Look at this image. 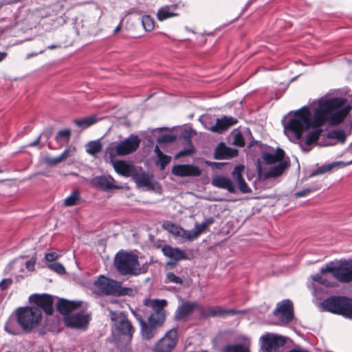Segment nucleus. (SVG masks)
Masks as SVG:
<instances>
[{
  "label": "nucleus",
  "instance_id": "f257e3e1",
  "mask_svg": "<svg viewBox=\"0 0 352 352\" xmlns=\"http://www.w3.org/2000/svg\"><path fill=\"white\" fill-rule=\"evenodd\" d=\"M345 100L341 98H333L319 103L314 115L305 106L296 111L294 117L287 123L286 129L292 132L297 140L310 128L321 127L327 122L336 126L340 124L351 110L350 105L344 106Z\"/></svg>",
  "mask_w": 352,
  "mask_h": 352
},
{
  "label": "nucleus",
  "instance_id": "f03ea898",
  "mask_svg": "<svg viewBox=\"0 0 352 352\" xmlns=\"http://www.w3.org/2000/svg\"><path fill=\"white\" fill-rule=\"evenodd\" d=\"M16 322L23 331L30 333L38 327L42 321V311L34 307H20L15 310Z\"/></svg>",
  "mask_w": 352,
  "mask_h": 352
},
{
  "label": "nucleus",
  "instance_id": "7ed1b4c3",
  "mask_svg": "<svg viewBox=\"0 0 352 352\" xmlns=\"http://www.w3.org/2000/svg\"><path fill=\"white\" fill-rule=\"evenodd\" d=\"M114 265L117 271L124 276H137L144 272L140 267L138 256L132 252H118L114 258Z\"/></svg>",
  "mask_w": 352,
  "mask_h": 352
},
{
  "label": "nucleus",
  "instance_id": "20e7f679",
  "mask_svg": "<svg viewBox=\"0 0 352 352\" xmlns=\"http://www.w3.org/2000/svg\"><path fill=\"white\" fill-rule=\"evenodd\" d=\"M111 320L113 323V327L117 333L124 336L126 340V344L122 347L118 344V347L121 351L126 349L127 346L131 343L133 334L135 332V328L129 320L128 315L124 311H111L109 313Z\"/></svg>",
  "mask_w": 352,
  "mask_h": 352
},
{
  "label": "nucleus",
  "instance_id": "39448f33",
  "mask_svg": "<svg viewBox=\"0 0 352 352\" xmlns=\"http://www.w3.org/2000/svg\"><path fill=\"white\" fill-rule=\"evenodd\" d=\"M321 306L325 311L352 318V298L342 296H331L324 299Z\"/></svg>",
  "mask_w": 352,
  "mask_h": 352
},
{
  "label": "nucleus",
  "instance_id": "423d86ee",
  "mask_svg": "<svg viewBox=\"0 0 352 352\" xmlns=\"http://www.w3.org/2000/svg\"><path fill=\"white\" fill-rule=\"evenodd\" d=\"M95 285L102 294L107 296H131L133 292L132 288L122 287L120 282L104 276H100L96 281Z\"/></svg>",
  "mask_w": 352,
  "mask_h": 352
},
{
  "label": "nucleus",
  "instance_id": "0eeeda50",
  "mask_svg": "<svg viewBox=\"0 0 352 352\" xmlns=\"http://www.w3.org/2000/svg\"><path fill=\"white\" fill-rule=\"evenodd\" d=\"M322 274L330 272L333 276L340 283H350L352 281V260L340 261L338 265L333 266L329 263L320 270Z\"/></svg>",
  "mask_w": 352,
  "mask_h": 352
},
{
  "label": "nucleus",
  "instance_id": "6e6552de",
  "mask_svg": "<svg viewBox=\"0 0 352 352\" xmlns=\"http://www.w3.org/2000/svg\"><path fill=\"white\" fill-rule=\"evenodd\" d=\"M141 140L137 135H131L125 140L120 142L116 145H110L106 152L109 154L111 158L118 156H124L134 153L140 146Z\"/></svg>",
  "mask_w": 352,
  "mask_h": 352
},
{
  "label": "nucleus",
  "instance_id": "1a4fd4ad",
  "mask_svg": "<svg viewBox=\"0 0 352 352\" xmlns=\"http://www.w3.org/2000/svg\"><path fill=\"white\" fill-rule=\"evenodd\" d=\"M178 342L177 328H173L160 339L153 346V352H171Z\"/></svg>",
  "mask_w": 352,
  "mask_h": 352
},
{
  "label": "nucleus",
  "instance_id": "9d476101",
  "mask_svg": "<svg viewBox=\"0 0 352 352\" xmlns=\"http://www.w3.org/2000/svg\"><path fill=\"white\" fill-rule=\"evenodd\" d=\"M260 340L262 351H272L283 346L286 343L287 339L283 336L267 333L261 337Z\"/></svg>",
  "mask_w": 352,
  "mask_h": 352
},
{
  "label": "nucleus",
  "instance_id": "9b49d317",
  "mask_svg": "<svg viewBox=\"0 0 352 352\" xmlns=\"http://www.w3.org/2000/svg\"><path fill=\"white\" fill-rule=\"evenodd\" d=\"M30 301L36 305L35 307L41 309L48 316L54 313V297L48 294H34L30 296Z\"/></svg>",
  "mask_w": 352,
  "mask_h": 352
},
{
  "label": "nucleus",
  "instance_id": "f8f14e48",
  "mask_svg": "<svg viewBox=\"0 0 352 352\" xmlns=\"http://www.w3.org/2000/svg\"><path fill=\"white\" fill-rule=\"evenodd\" d=\"M166 305L167 302L166 300H153L152 305L154 311L148 318V322L152 323L157 328L162 327L166 318V311L164 309Z\"/></svg>",
  "mask_w": 352,
  "mask_h": 352
},
{
  "label": "nucleus",
  "instance_id": "ddd939ff",
  "mask_svg": "<svg viewBox=\"0 0 352 352\" xmlns=\"http://www.w3.org/2000/svg\"><path fill=\"white\" fill-rule=\"evenodd\" d=\"M91 318L84 311L66 316L64 317V324L67 327L76 329H86Z\"/></svg>",
  "mask_w": 352,
  "mask_h": 352
},
{
  "label": "nucleus",
  "instance_id": "4468645a",
  "mask_svg": "<svg viewBox=\"0 0 352 352\" xmlns=\"http://www.w3.org/2000/svg\"><path fill=\"white\" fill-rule=\"evenodd\" d=\"M273 314L277 317L282 322L288 323L294 319V307L293 303L289 300H284L276 305V308L274 310Z\"/></svg>",
  "mask_w": 352,
  "mask_h": 352
},
{
  "label": "nucleus",
  "instance_id": "2eb2a0df",
  "mask_svg": "<svg viewBox=\"0 0 352 352\" xmlns=\"http://www.w3.org/2000/svg\"><path fill=\"white\" fill-rule=\"evenodd\" d=\"M171 173L173 175L185 177H198L201 174L200 168L192 164H177L172 167Z\"/></svg>",
  "mask_w": 352,
  "mask_h": 352
},
{
  "label": "nucleus",
  "instance_id": "dca6fc26",
  "mask_svg": "<svg viewBox=\"0 0 352 352\" xmlns=\"http://www.w3.org/2000/svg\"><path fill=\"white\" fill-rule=\"evenodd\" d=\"M199 305L196 302L186 301L180 305L175 314V319L177 321L186 320L195 309H198Z\"/></svg>",
  "mask_w": 352,
  "mask_h": 352
},
{
  "label": "nucleus",
  "instance_id": "f3484780",
  "mask_svg": "<svg viewBox=\"0 0 352 352\" xmlns=\"http://www.w3.org/2000/svg\"><path fill=\"white\" fill-rule=\"evenodd\" d=\"M237 122L238 120L236 118L224 116L221 118L217 119L215 124L210 128V131L221 133Z\"/></svg>",
  "mask_w": 352,
  "mask_h": 352
},
{
  "label": "nucleus",
  "instance_id": "a211bd4d",
  "mask_svg": "<svg viewBox=\"0 0 352 352\" xmlns=\"http://www.w3.org/2000/svg\"><path fill=\"white\" fill-rule=\"evenodd\" d=\"M81 306L80 301H70L64 298L59 300L56 305L57 311L65 316H70L72 311L76 310Z\"/></svg>",
  "mask_w": 352,
  "mask_h": 352
},
{
  "label": "nucleus",
  "instance_id": "6ab92c4d",
  "mask_svg": "<svg viewBox=\"0 0 352 352\" xmlns=\"http://www.w3.org/2000/svg\"><path fill=\"white\" fill-rule=\"evenodd\" d=\"M114 179L111 177L104 175L97 176L92 180V185L103 191L117 189L118 187L113 184Z\"/></svg>",
  "mask_w": 352,
  "mask_h": 352
},
{
  "label": "nucleus",
  "instance_id": "aec40b11",
  "mask_svg": "<svg viewBox=\"0 0 352 352\" xmlns=\"http://www.w3.org/2000/svg\"><path fill=\"white\" fill-rule=\"evenodd\" d=\"M212 184L217 188L227 190L230 193H235L236 192V188L231 179L223 175H217L213 177Z\"/></svg>",
  "mask_w": 352,
  "mask_h": 352
},
{
  "label": "nucleus",
  "instance_id": "412c9836",
  "mask_svg": "<svg viewBox=\"0 0 352 352\" xmlns=\"http://www.w3.org/2000/svg\"><path fill=\"white\" fill-rule=\"evenodd\" d=\"M237 154V150L228 147L221 142L215 148L214 157L216 160L230 159L236 156Z\"/></svg>",
  "mask_w": 352,
  "mask_h": 352
},
{
  "label": "nucleus",
  "instance_id": "4be33fe9",
  "mask_svg": "<svg viewBox=\"0 0 352 352\" xmlns=\"http://www.w3.org/2000/svg\"><path fill=\"white\" fill-rule=\"evenodd\" d=\"M162 252L166 256L175 261L188 259L186 254L183 250L178 248H173L168 245H164L162 248Z\"/></svg>",
  "mask_w": 352,
  "mask_h": 352
},
{
  "label": "nucleus",
  "instance_id": "5701e85b",
  "mask_svg": "<svg viewBox=\"0 0 352 352\" xmlns=\"http://www.w3.org/2000/svg\"><path fill=\"white\" fill-rule=\"evenodd\" d=\"M285 155V151L282 148H277L274 153H263V160L267 164H273L276 162L280 163L283 162Z\"/></svg>",
  "mask_w": 352,
  "mask_h": 352
},
{
  "label": "nucleus",
  "instance_id": "b1692460",
  "mask_svg": "<svg viewBox=\"0 0 352 352\" xmlns=\"http://www.w3.org/2000/svg\"><path fill=\"white\" fill-rule=\"evenodd\" d=\"M289 166V163L288 162H280L278 165L271 167L267 172L265 173L264 178L269 179L279 177Z\"/></svg>",
  "mask_w": 352,
  "mask_h": 352
},
{
  "label": "nucleus",
  "instance_id": "393cba45",
  "mask_svg": "<svg viewBox=\"0 0 352 352\" xmlns=\"http://www.w3.org/2000/svg\"><path fill=\"white\" fill-rule=\"evenodd\" d=\"M115 170L120 175L129 177L133 170V166L124 160H117L113 164Z\"/></svg>",
  "mask_w": 352,
  "mask_h": 352
},
{
  "label": "nucleus",
  "instance_id": "a878e982",
  "mask_svg": "<svg viewBox=\"0 0 352 352\" xmlns=\"http://www.w3.org/2000/svg\"><path fill=\"white\" fill-rule=\"evenodd\" d=\"M157 327L148 322H144L140 326V333L143 339L149 340L155 337Z\"/></svg>",
  "mask_w": 352,
  "mask_h": 352
},
{
  "label": "nucleus",
  "instance_id": "bb28decb",
  "mask_svg": "<svg viewBox=\"0 0 352 352\" xmlns=\"http://www.w3.org/2000/svg\"><path fill=\"white\" fill-rule=\"evenodd\" d=\"M211 312L210 316L212 318H214L217 316H224L228 315H236L239 314L240 311H236L234 309H225L220 307H211Z\"/></svg>",
  "mask_w": 352,
  "mask_h": 352
},
{
  "label": "nucleus",
  "instance_id": "cd10ccee",
  "mask_svg": "<svg viewBox=\"0 0 352 352\" xmlns=\"http://www.w3.org/2000/svg\"><path fill=\"white\" fill-rule=\"evenodd\" d=\"M312 129L314 130L307 134L305 140V144L307 146H311L316 143L319 140L320 136L323 132V130L320 129V127Z\"/></svg>",
  "mask_w": 352,
  "mask_h": 352
},
{
  "label": "nucleus",
  "instance_id": "c85d7f7f",
  "mask_svg": "<svg viewBox=\"0 0 352 352\" xmlns=\"http://www.w3.org/2000/svg\"><path fill=\"white\" fill-rule=\"evenodd\" d=\"M102 149L100 140L91 141L86 144V151L91 155L95 156Z\"/></svg>",
  "mask_w": 352,
  "mask_h": 352
},
{
  "label": "nucleus",
  "instance_id": "c756f323",
  "mask_svg": "<svg viewBox=\"0 0 352 352\" xmlns=\"http://www.w3.org/2000/svg\"><path fill=\"white\" fill-rule=\"evenodd\" d=\"M214 222V219L212 217L206 219L201 223H197L195 225V236H199L201 233L204 232Z\"/></svg>",
  "mask_w": 352,
  "mask_h": 352
},
{
  "label": "nucleus",
  "instance_id": "7c9ffc66",
  "mask_svg": "<svg viewBox=\"0 0 352 352\" xmlns=\"http://www.w3.org/2000/svg\"><path fill=\"white\" fill-rule=\"evenodd\" d=\"M97 121V117L96 116H91L84 118L76 119L74 120V123L79 127L88 128L95 124Z\"/></svg>",
  "mask_w": 352,
  "mask_h": 352
},
{
  "label": "nucleus",
  "instance_id": "2f4dec72",
  "mask_svg": "<svg viewBox=\"0 0 352 352\" xmlns=\"http://www.w3.org/2000/svg\"><path fill=\"white\" fill-rule=\"evenodd\" d=\"M80 199V195L78 190H73L71 195L64 200V205L65 206H74L79 204Z\"/></svg>",
  "mask_w": 352,
  "mask_h": 352
},
{
  "label": "nucleus",
  "instance_id": "473e14b6",
  "mask_svg": "<svg viewBox=\"0 0 352 352\" xmlns=\"http://www.w3.org/2000/svg\"><path fill=\"white\" fill-rule=\"evenodd\" d=\"M326 137L328 139H335L338 140L341 143H344L346 141V135L344 131L340 129H334L331 131H329L326 135Z\"/></svg>",
  "mask_w": 352,
  "mask_h": 352
},
{
  "label": "nucleus",
  "instance_id": "72a5a7b5",
  "mask_svg": "<svg viewBox=\"0 0 352 352\" xmlns=\"http://www.w3.org/2000/svg\"><path fill=\"white\" fill-rule=\"evenodd\" d=\"M178 14L170 10L169 6H166L160 8L157 14V17L159 21H164L168 18L176 16Z\"/></svg>",
  "mask_w": 352,
  "mask_h": 352
},
{
  "label": "nucleus",
  "instance_id": "f704fd0d",
  "mask_svg": "<svg viewBox=\"0 0 352 352\" xmlns=\"http://www.w3.org/2000/svg\"><path fill=\"white\" fill-rule=\"evenodd\" d=\"M71 134L72 131L69 129L60 130L56 134L55 140L56 142L61 146L63 145L62 139H64L65 143L68 144L70 140Z\"/></svg>",
  "mask_w": 352,
  "mask_h": 352
},
{
  "label": "nucleus",
  "instance_id": "c9c22d12",
  "mask_svg": "<svg viewBox=\"0 0 352 352\" xmlns=\"http://www.w3.org/2000/svg\"><path fill=\"white\" fill-rule=\"evenodd\" d=\"M221 352H250L249 349L241 344H228L223 347Z\"/></svg>",
  "mask_w": 352,
  "mask_h": 352
},
{
  "label": "nucleus",
  "instance_id": "e433bc0d",
  "mask_svg": "<svg viewBox=\"0 0 352 352\" xmlns=\"http://www.w3.org/2000/svg\"><path fill=\"white\" fill-rule=\"evenodd\" d=\"M185 140L187 142L188 144L189 145L188 148L183 149L178 152L177 155H175V158H179L187 155H190L195 153V148L192 144V141L190 140V137H185Z\"/></svg>",
  "mask_w": 352,
  "mask_h": 352
},
{
  "label": "nucleus",
  "instance_id": "4c0bfd02",
  "mask_svg": "<svg viewBox=\"0 0 352 352\" xmlns=\"http://www.w3.org/2000/svg\"><path fill=\"white\" fill-rule=\"evenodd\" d=\"M337 166V163H331L325 166H322L318 168H317L316 170L313 171L310 175L309 177H312L314 176H316L318 175L323 174L327 172L331 171L335 166Z\"/></svg>",
  "mask_w": 352,
  "mask_h": 352
},
{
  "label": "nucleus",
  "instance_id": "58836bf2",
  "mask_svg": "<svg viewBox=\"0 0 352 352\" xmlns=\"http://www.w3.org/2000/svg\"><path fill=\"white\" fill-rule=\"evenodd\" d=\"M152 176L147 173H142L137 177V183L142 186H151Z\"/></svg>",
  "mask_w": 352,
  "mask_h": 352
},
{
  "label": "nucleus",
  "instance_id": "ea45409f",
  "mask_svg": "<svg viewBox=\"0 0 352 352\" xmlns=\"http://www.w3.org/2000/svg\"><path fill=\"white\" fill-rule=\"evenodd\" d=\"M142 24L144 30L147 32L153 30L155 26L154 20L149 15H144L142 16Z\"/></svg>",
  "mask_w": 352,
  "mask_h": 352
},
{
  "label": "nucleus",
  "instance_id": "a19ab883",
  "mask_svg": "<svg viewBox=\"0 0 352 352\" xmlns=\"http://www.w3.org/2000/svg\"><path fill=\"white\" fill-rule=\"evenodd\" d=\"M324 274H322L320 272V274H316L315 275H314L312 276V279L313 280H314L315 282H317V283H319L327 287H333L335 286V284L334 283H331V281L329 280H327L326 278H324L322 275Z\"/></svg>",
  "mask_w": 352,
  "mask_h": 352
},
{
  "label": "nucleus",
  "instance_id": "79ce46f5",
  "mask_svg": "<svg viewBox=\"0 0 352 352\" xmlns=\"http://www.w3.org/2000/svg\"><path fill=\"white\" fill-rule=\"evenodd\" d=\"M244 170V166L242 165L236 166L233 171L232 172V177L236 181V182H239L243 179H244L242 172Z\"/></svg>",
  "mask_w": 352,
  "mask_h": 352
},
{
  "label": "nucleus",
  "instance_id": "37998d69",
  "mask_svg": "<svg viewBox=\"0 0 352 352\" xmlns=\"http://www.w3.org/2000/svg\"><path fill=\"white\" fill-rule=\"evenodd\" d=\"M47 267L51 270L54 271L60 275L64 274L66 272L65 267L60 263H52L48 264Z\"/></svg>",
  "mask_w": 352,
  "mask_h": 352
},
{
  "label": "nucleus",
  "instance_id": "c03bdc74",
  "mask_svg": "<svg viewBox=\"0 0 352 352\" xmlns=\"http://www.w3.org/2000/svg\"><path fill=\"white\" fill-rule=\"evenodd\" d=\"M320 188V186H318L314 188H304L301 190H299V191H297L296 192H295L294 196L296 198L305 197V196L309 195L311 192L316 191V190H319Z\"/></svg>",
  "mask_w": 352,
  "mask_h": 352
},
{
  "label": "nucleus",
  "instance_id": "a18cd8bd",
  "mask_svg": "<svg viewBox=\"0 0 352 352\" xmlns=\"http://www.w3.org/2000/svg\"><path fill=\"white\" fill-rule=\"evenodd\" d=\"M157 158L161 170H164L171 161V157L165 155L164 153L160 154Z\"/></svg>",
  "mask_w": 352,
  "mask_h": 352
},
{
  "label": "nucleus",
  "instance_id": "49530a36",
  "mask_svg": "<svg viewBox=\"0 0 352 352\" xmlns=\"http://www.w3.org/2000/svg\"><path fill=\"white\" fill-rule=\"evenodd\" d=\"M166 283H173L182 285L183 283V279L181 277L176 276L173 272H168L166 274Z\"/></svg>",
  "mask_w": 352,
  "mask_h": 352
},
{
  "label": "nucleus",
  "instance_id": "de8ad7c7",
  "mask_svg": "<svg viewBox=\"0 0 352 352\" xmlns=\"http://www.w3.org/2000/svg\"><path fill=\"white\" fill-rule=\"evenodd\" d=\"M176 139L177 138L175 135L171 134H164L158 138L157 142L160 144L173 143L176 140Z\"/></svg>",
  "mask_w": 352,
  "mask_h": 352
},
{
  "label": "nucleus",
  "instance_id": "09e8293b",
  "mask_svg": "<svg viewBox=\"0 0 352 352\" xmlns=\"http://www.w3.org/2000/svg\"><path fill=\"white\" fill-rule=\"evenodd\" d=\"M5 331L10 335L18 336L20 334L19 331L12 325L10 322H6L4 327Z\"/></svg>",
  "mask_w": 352,
  "mask_h": 352
},
{
  "label": "nucleus",
  "instance_id": "8fccbe9b",
  "mask_svg": "<svg viewBox=\"0 0 352 352\" xmlns=\"http://www.w3.org/2000/svg\"><path fill=\"white\" fill-rule=\"evenodd\" d=\"M45 162L47 164H48L49 166H55L62 162L63 160L60 158V156H58L56 157H47L45 159Z\"/></svg>",
  "mask_w": 352,
  "mask_h": 352
},
{
  "label": "nucleus",
  "instance_id": "3c124183",
  "mask_svg": "<svg viewBox=\"0 0 352 352\" xmlns=\"http://www.w3.org/2000/svg\"><path fill=\"white\" fill-rule=\"evenodd\" d=\"M237 184L239 186V189L242 193H249L251 192V188L248 186L245 179L237 182Z\"/></svg>",
  "mask_w": 352,
  "mask_h": 352
},
{
  "label": "nucleus",
  "instance_id": "603ef678",
  "mask_svg": "<svg viewBox=\"0 0 352 352\" xmlns=\"http://www.w3.org/2000/svg\"><path fill=\"white\" fill-rule=\"evenodd\" d=\"M36 262V256H32L29 261L25 262V267L28 271L33 272L35 270V265Z\"/></svg>",
  "mask_w": 352,
  "mask_h": 352
},
{
  "label": "nucleus",
  "instance_id": "864d4df0",
  "mask_svg": "<svg viewBox=\"0 0 352 352\" xmlns=\"http://www.w3.org/2000/svg\"><path fill=\"white\" fill-rule=\"evenodd\" d=\"M211 311H212L211 307H208L206 308L201 307L199 309L200 318H210L211 317V316H210Z\"/></svg>",
  "mask_w": 352,
  "mask_h": 352
},
{
  "label": "nucleus",
  "instance_id": "5fc2aeb1",
  "mask_svg": "<svg viewBox=\"0 0 352 352\" xmlns=\"http://www.w3.org/2000/svg\"><path fill=\"white\" fill-rule=\"evenodd\" d=\"M234 142L236 146H243L245 145L244 138L241 133L235 135Z\"/></svg>",
  "mask_w": 352,
  "mask_h": 352
},
{
  "label": "nucleus",
  "instance_id": "6e6d98bb",
  "mask_svg": "<svg viewBox=\"0 0 352 352\" xmlns=\"http://www.w3.org/2000/svg\"><path fill=\"white\" fill-rule=\"evenodd\" d=\"M59 257V255L56 252H50L45 254V259L47 262H53L55 261Z\"/></svg>",
  "mask_w": 352,
  "mask_h": 352
},
{
  "label": "nucleus",
  "instance_id": "4d7b16f0",
  "mask_svg": "<svg viewBox=\"0 0 352 352\" xmlns=\"http://www.w3.org/2000/svg\"><path fill=\"white\" fill-rule=\"evenodd\" d=\"M195 230H192L190 231L184 230L183 237L186 239L188 241H192L197 239L198 236H195Z\"/></svg>",
  "mask_w": 352,
  "mask_h": 352
},
{
  "label": "nucleus",
  "instance_id": "13d9d810",
  "mask_svg": "<svg viewBox=\"0 0 352 352\" xmlns=\"http://www.w3.org/2000/svg\"><path fill=\"white\" fill-rule=\"evenodd\" d=\"M12 283V280L11 278H4L0 282V289L1 290H5L8 288V287Z\"/></svg>",
  "mask_w": 352,
  "mask_h": 352
},
{
  "label": "nucleus",
  "instance_id": "bf43d9fd",
  "mask_svg": "<svg viewBox=\"0 0 352 352\" xmlns=\"http://www.w3.org/2000/svg\"><path fill=\"white\" fill-rule=\"evenodd\" d=\"M131 312L134 316L135 318L139 322L140 326L143 324L144 322H146V321L144 320L142 317V315L140 311L131 309Z\"/></svg>",
  "mask_w": 352,
  "mask_h": 352
},
{
  "label": "nucleus",
  "instance_id": "052dcab7",
  "mask_svg": "<svg viewBox=\"0 0 352 352\" xmlns=\"http://www.w3.org/2000/svg\"><path fill=\"white\" fill-rule=\"evenodd\" d=\"M72 151L69 148H66L60 155L63 161H65L67 158L72 155Z\"/></svg>",
  "mask_w": 352,
  "mask_h": 352
},
{
  "label": "nucleus",
  "instance_id": "680f3d73",
  "mask_svg": "<svg viewBox=\"0 0 352 352\" xmlns=\"http://www.w3.org/2000/svg\"><path fill=\"white\" fill-rule=\"evenodd\" d=\"M177 262L178 261H175V260L168 261L166 264V266L173 269L177 265Z\"/></svg>",
  "mask_w": 352,
  "mask_h": 352
},
{
  "label": "nucleus",
  "instance_id": "e2e57ef3",
  "mask_svg": "<svg viewBox=\"0 0 352 352\" xmlns=\"http://www.w3.org/2000/svg\"><path fill=\"white\" fill-rule=\"evenodd\" d=\"M41 136L38 137L34 142L29 144V146H35L39 144Z\"/></svg>",
  "mask_w": 352,
  "mask_h": 352
},
{
  "label": "nucleus",
  "instance_id": "0e129e2a",
  "mask_svg": "<svg viewBox=\"0 0 352 352\" xmlns=\"http://www.w3.org/2000/svg\"><path fill=\"white\" fill-rule=\"evenodd\" d=\"M154 152L155 153V154L157 155V157L160 155V154H164L161 150L160 149L159 146H156L155 149H154Z\"/></svg>",
  "mask_w": 352,
  "mask_h": 352
},
{
  "label": "nucleus",
  "instance_id": "69168bd1",
  "mask_svg": "<svg viewBox=\"0 0 352 352\" xmlns=\"http://www.w3.org/2000/svg\"><path fill=\"white\" fill-rule=\"evenodd\" d=\"M7 56V53L0 52V62L2 61Z\"/></svg>",
  "mask_w": 352,
  "mask_h": 352
},
{
  "label": "nucleus",
  "instance_id": "338daca9",
  "mask_svg": "<svg viewBox=\"0 0 352 352\" xmlns=\"http://www.w3.org/2000/svg\"><path fill=\"white\" fill-rule=\"evenodd\" d=\"M287 352H309V351H305V350L293 349L288 351Z\"/></svg>",
  "mask_w": 352,
  "mask_h": 352
},
{
  "label": "nucleus",
  "instance_id": "774afa93",
  "mask_svg": "<svg viewBox=\"0 0 352 352\" xmlns=\"http://www.w3.org/2000/svg\"><path fill=\"white\" fill-rule=\"evenodd\" d=\"M120 30V25H118L115 30H114V32L115 33H117L118 32H119Z\"/></svg>",
  "mask_w": 352,
  "mask_h": 352
}]
</instances>
